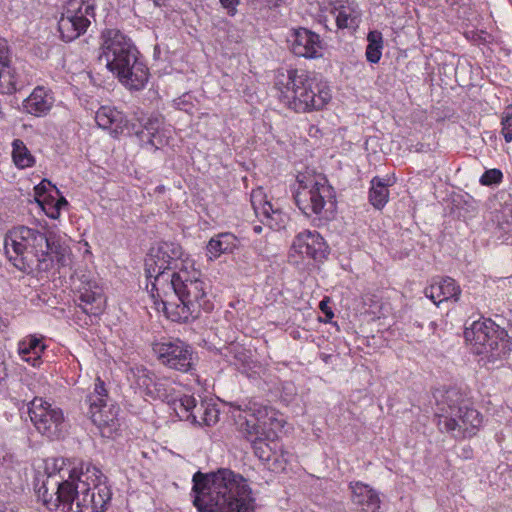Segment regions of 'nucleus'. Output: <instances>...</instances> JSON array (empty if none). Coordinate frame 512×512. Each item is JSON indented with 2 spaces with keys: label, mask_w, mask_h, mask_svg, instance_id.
I'll list each match as a JSON object with an SVG mask.
<instances>
[{
  "label": "nucleus",
  "mask_w": 512,
  "mask_h": 512,
  "mask_svg": "<svg viewBox=\"0 0 512 512\" xmlns=\"http://www.w3.org/2000/svg\"><path fill=\"white\" fill-rule=\"evenodd\" d=\"M43 477L37 496L52 512H105L112 497L108 478L90 462L49 458Z\"/></svg>",
  "instance_id": "obj_1"
},
{
  "label": "nucleus",
  "mask_w": 512,
  "mask_h": 512,
  "mask_svg": "<svg viewBox=\"0 0 512 512\" xmlns=\"http://www.w3.org/2000/svg\"><path fill=\"white\" fill-rule=\"evenodd\" d=\"M194 505L201 512H254L247 480L230 469L193 475Z\"/></svg>",
  "instance_id": "obj_2"
},
{
  "label": "nucleus",
  "mask_w": 512,
  "mask_h": 512,
  "mask_svg": "<svg viewBox=\"0 0 512 512\" xmlns=\"http://www.w3.org/2000/svg\"><path fill=\"white\" fill-rule=\"evenodd\" d=\"M5 253L13 265L26 273H44L54 264L67 265L69 247L44 232L27 226L14 227L4 239Z\"/></svg>",
  "instance_id": "obj_3"
},
{
  "label": "nucleus",
  "mask_w": 512,
  "mask_h": 512,
  "mask_svg": "<svg viewBox=\"0 0 512 512\" xmlns=\"http://www.w3.org/2000/svg\"><path fill=\"white\" fill-rule=\"evenodd\" d=\"M99 61L127 88L142 89L148 81V68L139 58L131 38L117 28H105L100 33Z\"/></svg>",
  "instance_id": "obj_4"
},
{
  "label": "nucleus",
  "mask_w": 512,
  "mask_h": 512,
  "mask_svg": "<svg viewBox=\"0 0 512 512\" xmlns=\"http://www.w3.org/2000/svg\"><path fill=\"white\" fill-rule=\"evenodd\" d=\"M207 287L198 270L180 268L174 271L163 296H167L171 290L179 303L161 299L167 318L173 322L186 323L198 318L202 310L210 312L213 303L208 297Z\"/></svg>",
  "instance_id": "obj_5"
},
{
  "label": "nucleus",
  "mask_w": 512,
  "mask_h": 512,
  "mask_svg": "<svg viewBox=\"0 0 512 512\" xmlns=\"http://www.w3.org/2000/svg\"><path fill=\"white\" fill-rule=\"evenodd\" d=\"M274 85L280 102L297 113L322 110L331 100L329 87L305 70L279 72Z\"/></svg>",
  "instance_id": "obj_6"
},
{
  "label": "nucleus",
  "mask_w": 512,
  "mask_h": 512,
  "mask_svg": "<svg viewBox=\"0 0 512 512\" xmlns=\"http://www.w3.org/2000/svg\"><path fill=\"white\" fill-rule=\"evenodd\" d=\"M441 432L450 433L455 438H470L478 432L483 417L457 389L446 391L436 414Z\"/></svg>",
  "instance_id": "obj_7"
},
{
  "label": "nucleus",
  "mask_w": 512,
  "mask_h": 512,
  "mask_svg": "<svg viewBox=\"0 0 512 512\" xmlns=\"http://www.w3.org/2000/svg\"><path fill=\"white\" fill-rule=\"evenodd\" d=\"M182 256V248L173 242H160L151 247L145 258L146 277L151 284V291H156L162 298L166 287L172 280V274L178 269Z\"/></svg>",
  "instance_id": "obj_8"
},
{
  "label": "nucleus",
  "mask_w": 512,
  "mask_h": 512,
  "mask_svg": "<svg viewBox=\"0 0 512 512\" xmlns=\"http://www.w3.org/2000/svg\"><path fill=\"white\" fill-rule=\"evenodd\" d=\"M464 337L474 353L492 361L501 359L511 351L507 332L490 319L474 321L465 328Z\"/></svg>",
  "instance_id": "obj_9"
},
{
  "label": "nucleus",
  "mask_w": 512,
  "mask_h": 512,
  "mask_svg": "<svg viewBox=\"0 0 512 512\" xmlns=\"http://www.w3.org/2000/svg\"><path fill=\"white\" fill-rule=\"evenodd\" d=\"M294 195L297 207L308 217L320 215L327 204L334 205V191L324 177L298 175Z\"/></svg>",
  "instance_id": "obj_10"
},
{
  "label": "nucleus",
  "mask_w": 512,
  "mask_h": 512,
  "mask_svg": "<svg viewBox=\"0 0 512 512\" xmlns=\"http://www.w3.org/2000/svg\"><path fill=\"white\" fill-rule=\"evenodd\" d=\"M89 403V415L103 437L111 438L120 428L118 418L119 408L114 404H108V391L105 383L97 377L94 390L87 396Z\"/></svg>",
  "instance_id": "obj_11"
},
{
  "label": "nucleus",
  "mask_w": 512,
  "mask_h": 512,
  "mask_svg": "<svg viewBox=\"0 0 512 512\" xmlns=\"http://www.w3.org/2000/svg\"><path fill=\"white\" fill-rule=\"evenodd\" d=\"M28 413L39 433L49 439H59L65 431V418L62 409L53 406L41 397L33 396Z\"/></svg>",
  "instance_id": "obj_12"
},
{
  "label": "nucleus",
  "mask_w": 512,
  "mask_h": 512,
  "mask_svg": "<svg viewBox=\"0 0 512 512\" xmlns=\"http://www.w3.org/2000/svg\"><path fill=\"white\" fill-rule=\"evenodd\" d=\"M153 352L159 362L169 369L183 373L190 372L193 369V349L180 339H169L154 343Z\"/></svg>",
  "instance_id": "obj_13"
},
{
  "label": "nucleus",
  "mask_w": 512,
  "mask_h": 512,
  "mask_svg": "<svg viewBox=\"0 0 512 512\" xmlns=\"http://www.w3.org/2000/svg\"><path fill=\"white\" fill-rule=\"evenodd\" d=\"M127 379L146 396L163 401L173 400L174 383L168 377L157 376L144 366L131 367Z\"/></svg>",
  "instance_id": "obj_14"
},
{
  "label": "nucleus",
  "mask_w": 512,
  "mask_h": 512,
  "mask_svg": "<svg viewBox=\"0 0 512 512\" xmlns=\"http://www.w3.org/2000/svg\"><path fill=\"white\" fill-rule=\"evenodd\" d=\"M175 411L180 416L194 424L211 426L218 421V410L204 402L197 403L191 395H184L174 400Z\"/></svg>",
  "instance_id": "obj_15"
},
{
  "label": "nucleus",
  "mask_w": 512,
  "mask_h": 512,
  "mask_svg": "<svg viewBox=\"0 0 512 512\" xmlns=\"http://www.w3.org/2000/svg\"><path fill=\"white\" fill-rule=\"evenodd\" d=\"M251 205L256 217L272 230H280L285 226L287 215L279 207H275L262 188L251 192Z\"/></svg>",
  "instance_id": "obj_16"
},
{
  "label": "nucleus",
  "mask_w": 512,
  "mask_h": 512,
  "mask_svg": "<svg viewBox=\"0 0 512 512\" xmlns=\"http://www.w3.org/2000/svg\"><path fill=\"white\" fill-rule=\"evenodd\" d=\"M244 415H239V429L244 434L246 439L250 442L263 435L264 426L266 424L265 418L268 415L266 406L255 402L244 404V407L239 406Z\"/></svg>",
  "instance_id": "obj_17"
},
{
  "label": "nucleus",
  "mask_w": 512,
  "mask_h": 512,
  "mask_svg": "<svg viewBox=\"0 0 512 512\" xmlns=\"http://www.w3.org/2000/svg\"><path fill=\"white\" fill-rule=\"evenodd\" d=\"M292 248L303 257L316 261H322L329 253L324 238L315 230L299 232L293 240Z\"/></svg>",
  "instance_id": "obj_18"
},
{
  "label": "nucleus",
  "mask_w": 512,
  "mask_h": 512,
  "mask_svg": "<svg viewBox=\"0 0 512 512\" xmlns=\"http://www.w3.org/2000/svg\"><path fill=\"white\" fill-rule=\"evenodd\" d=\"M289 42L291 51L298 57L317 58L321 56L320 36L311 30L302 27L293 30Z\"/></svg>",
  "instance_id": "obj_19"
},
{
  "label": "nucleus",
  "mask_w": 512,
  "mask_h": 512,
  "mask_svg": "<svg viewBox=\"0 0 512 512\" xmlns=\"http://www.w3.org/2000/svg\"><path fill=\"white\" fill-rule=\"evenodd\" d=\"M330 13L333 15L338 30L355 31L361 22V10L353 0H336Z\"/></svg>",
  "instance_id": "obj_20"
},
{
  "label": "nucleus",
  "mask_w": 512,
  "mask_h": 512,
  "mask_svg": "<svg viewBox=\"0 0 512 512\" xmlns=\"http://www.w3.org/2000/svg\"><path fill=\"white\" fill-rule=\"evenodd\" d=\"M351 502L357 512H379L380 498L369 485L362 482H351Z\"/></svg>",
  "instance_id": "obj_21"
},
{
  "label": "nucleus",
  "mask_w": 512,
  "mask_h": 512,
  "mask_svg": "<svg viewBox=\"0 0 512 512\" xmlns=\"http://www.w3.org/2000/svg\"><path fill=\"white\" fill-rule=\"evenodd\" d=\"M79 306L88 315H98L105 302L102 288L95 281L82 283L78 288Z\"/></svg>",
  "instance_id": "obj_22"
},
{
  "label": "nucleus",
  "mask_w": 512,
  "mask_h": 512,
  "mask_svg": "<svg viewBox=\"0 0 512 512\" xmlns=\"http://www.w3.org/2000/svg\"><path fill=\"white\" fill-rule=\"evenodd\" d=\"M54 105V97L50 90L43 86H37L31 94L23 101V111L27 114L44 117Z\"/></svg>",
  "instance_id": "obj_23"
},
{
  "label": "nucleus",
  "mask_w": 512,
  "mask_h": 512,
  "mask_svg": "<svg viewBox=\"0 0 512 512\" xmlns=\"http://www.w3.org/2000/svg\"><path fill=\"white\" fill-rule=\"evenodd\" d=\"M460 294V287L450 277L435 279L429 287L425 288L426 297L430 298L436 305L450 299L458 300Z\"/></svg>",
  "instance_id": "obj_24"
},
{
  "label": "nucleus",
  "mask_w": 512,
  "mask_h": 512,
  "mask_svg": "<svg viewBox=\"0 0 512 512\" xmlns=\"http://www.w3.org/2000/svg\"><path fill=\"white\" fill-rule=\"evenodd\" d=\"M30 84L23 72L10 63L0 66V94L12 95Z\"/></svg>",
  "instance_id": "obj_25"
},
{
  "label": "nucleus",
  "mask_w": 512,
  "mask_h": 512,
  "mask_svg": "<svg viewBox=\"0 0 512 512\" xmlns=\"http://www.w3.org/2000/svg\"><path fill=\"white\" fill-rule=\"evenodd\" d=\"M95 121L100 128L109 130L114 135L122 133L127 124L124 114L110 106L100 107L96 112Z\"/></svg>",
  "instance_id": "obj_26"
},
{
  "label": "nucleus",
  "mask_w": 512,
  "mask_h": 512,
  "mask_svg": "<svg viewBox=\"0 0 512 512\" xmlns=\"http://www.w3.org/2000/svg\"><path fill=\"white\" fill-rule=\"evenodd\" d=\"M89 26L90 25L86 24V22L76 20L75 17L67 15L64 11L58 21V30L62 40L65 42H71L79 38L87 31Z\"/></svg>",
  "instance_id": "obj_27"
},
{
  "label": "nucleus",
  "mask_w": 512,
  "mask_h": 512,
  "mask_svg": "<svg viewBox=\"0 0 512 512\" xmlns=\"http://www.w3.org/2000/svg\"><path fill=\"white\" fill-rule=\"evenodd\" d=\"M96 0H68L63 11L90 25L95 20Z\"/></svg>",
  "instance_id": "obj_28"
},
{
  "label": "nucleus",
  "mask_w": 512,
  "mask_h": 512,
  "mask_svg": "<svg viewBox=\"0 0 512 512\" xmlns=\"http://www.w3.org/2000/svg\"><path fill=\"white\" fill-rule=\"evenodd\" d=\"M163 121L157 115H151L147 118H143L141 121L142 129L137 131V135L141 141H145L156 149L163 144V140L160 136V127Z\"/></svg>",
  "instance_id": "obj_29"
},
{
  "label": "nucleus",
  "mask_w": 512,
  "mask_h": 512,
  "mask_svg": "<svg viewBox=\"0 0 512 512\" xmlns=\"http://www.w3.org/2000/svg\"><path fill=\"white\" fill-rule=\"evenodd\" d=\"M45 350V345L41 338L30 335L19 342L18 351L22 359L31 363L32 366H39L41 363V354Z\"/></svg>",
  "instance_id": "obj_30"
},
{
  "label": "nucleus",
  "mask_w": 512,
  "mask_h": 512,
  "mask_svg": "<svg viewBox=\"0 0 512 512\" xmlns=\"http://www.w3.org/2000/svg\"><path fill=\"white\" fill-rule=\"evenodd\" d=\"M238 240L232 233H220L211 238L207 244V252L210 258H217L221 254L232 252L237 246Z\"/></svg>",
  "instance_id": "obj_31"
},
{
  "label": "nucleus",
  "mask_w": 512,
  "mask_h": 512,
  "mask_svg": "<svg viewBox=\"0 0 512 512\" xmlns=\"http://www.w3.org/2000/svg\"><path fill=\"white\" fill-rule=\"evenodd\" d=\"M389 199L388 184L379 177H374L371 180V188L369 191L370 203L376 208H383Z\"/></svg>",
  "instance_id": "obj_32"
},
{
  "label": "nucleus",
  "mask_w": 512,
  "mask_h": 512,
  "mask_svg": "<svg viewBox=\"0 0 512 512\" xmlns=\"http://www.w3.org/2000/svg\"><path fill=\"white\" fill-rule=\"evenodd\" d=\"M367 47L365 51L368 62L376 64L380 61L383 49V36L378 30L370 31L367 35Z\"/></svg>",
  "instance_id": "obj_33"
},
{
  "label": "nucleus",
  "mask_w": 512,
  "mask_h": 512,
  "mask_svg": "<svg viewBox=\"0 0 512 512\" xmlns=\"http://www.w3.org/2000/svg\"><path fill=\"white\" fill-rule=\"evenodd\" d=\"M12 148V158L17 167L24 169L33 166L34 157L22 140L15 139Z\"/></svg>",
  "instance_id": "obj_34"
},
{
  "label": "nucleus",
  "mask_w": 512,
  "mask_h": 512,
  "mask_svg": "<svg viewBox=\"0 0 512 512\" xmlns=\"http://www.w3.org/2000/svg\"><path fill=\"white\" fill-rule=\"evenodd\" d=\"M255 455L262 461H269L271 459V448L268 443L261 437L250 441Z\"/></svg>",
  "instance_id": "obj_35"
},
{
  "label": "nucleus",
  "mask_w": 512,
  "mask_h": 512,
  "mask_svg": "<svg viewBox=\"0 0 512 512\" xmlns=\"http://www.w3.org/2000/svg\"><path fill=\"white\" fill-rule=\"evenodd\" d=\"M503 174L499 169H489L483 173L480 183L485 186L498 184L502 181Z\"/></svg>",
  "instance_id": "obj_36"
},
{
  "label": "nucleus",
  "mask_w": 512,
  "mask_h": 512,
  "mask_svg": "<svg viewBox=\"0 0 512 512\" xmlns=\"http://www.w3.org/2000/svg\"><path fill=\"white\" fill-rule=\"evenodd\" d=\"M15 393L17 394V399L23 403L27 401L29 403L31 401L29 400V398L34 394L29 385L24 381H20L17 384V389L15 390Z\"/></svg>",
  "instance_id": "obj_37"
},
{
  "label": "nucleus",
  "mask_w": 512,
  "mask_h": 512,
  "mask_svg": "<svg viewBox=\"0 0 512 512\" xmlns=\"http://www.w3.org/2000/svg\"><path fill=\"white\" fill-rule=\"evenodd\" d=\"M68 205L67 200L64 197H60L55 200V203L51 204L49 210L46 211V215L51 219H57L60 216V210L63 206Z\"/></svg>",
  "instance_id": "obj_38"
},
{
  "label": "nucleus",
  "mask_w": 512,
  "mask_h": 512,
  "mask_svg": "<svg viewBox=\"0 0 512 512\" xmlns=\"http://www.w3.org/2000/svg\"><path fill=\"white\" fill-rule=\"evenodd\" d=\"M502 134L506 142L512 141V114L502 119Z\"/></svg>",
  "instance_id": "obj_39"
},
{
  "label": "nucleus",
  "mask_w": 512,
  "mask_h": 512,
  "mask_svg": "<svg viewBox=\"0 0 512 512\" xmlns=\"http://www.w3.org/2000/svg\"><path fill=\"white\" fill-rule=\"evenodd\" d=\"M10 51L5 42L0 41V66L10 63Z\"/></svg>",
  "instance_id": "obj_40"
},
{
  "label": "nucleus",
  "mask_w": 512,
  "mask_h": 512,
  "mask_svg": "<svg viewBox=\"0 0 512 512\" xmlns=\"http://www.w3.org/2000/svg\"><path fill=\"white\" fill-rule=\"evenodd\" d=\"M50 185H51L50 181H48L46 179L42 180L41 183L35 187L36 199L37 198L43 199L44 197H49L50 195H46V191H47V187Z\"/></svg>",
  "instance_id": "obj_41"
},
{
  "label": "nucleus",
  "mask_w": 512,
  "mask_h": 512,
  "mask_svg": "<svg viewBox=\"0 0 512 512\" xmlns=\"http://www.w3.org/2000/svg\"><path fill=\"white\" fill-rule=\"evenodd\" d=\"M37 202L42 207L43 211L46 213L47 210L51 207L52 203H55V199L52 196L44 197L43 199L37 198Z\"/></svg>",
  "instance_id": "obj_42"
},
{
  "label": "nucleus",
  "mask_w": 512,
  "mask_h": 512,
  "mask_svg": "<svg viewBox=\"0 0 512 512\" xmlns=\"http://www.w3.org/2000/svg\"><path fill=\"white\" fill-rule=\"evenodd\" d=\"M220 3L224 8L235 10V7L239 3L238 0H220Z\"/></svg>",
  "instance_id": "obj_43"
},
{
  "label": "nucleus",
  "mask_w": 512,
  "mask_h": 512,
  "mask_svg": "<svg viewBox=\"0 0 512 512\" xmlns=\"http://www.w3.org/2000/svg\"><path fill=\"white\" fill-rule=\"evenodd\" d=\"M319 306H320V309L323 311V313L327 317H329V318L333 317L334 314H333L332 310L327 306L325 301H321Z\"/></svg>",
  "instance_id": "obj_44"
},
{
  "label": "nucleus",
  "mask_w": 512,
  "mask_h": 512,
  "mask_svg": "<svg viewBox=\"0 0 512 512\" xmlns=\"http://www.w3.org/2000/svg\"><path fill=\"white\" fill-rule=\"evenodd\" d=\"M0 512H14V510L8 503L0 501Z\"/></svg>",
  "instance_id": "obj_45"
},
{
  "label": "nucleus",
  "mask_w": 512,
  "mask_h": 512,
  "mask_svg": "<svg viewBox=\"0 0 512 512\" xmlns=\"http://www.w3.org/2000/svg\"><path fill=\"white\" fill-rule=\"evenodd\" d=\"M253 231L256 233V234H260L262 232V226L260 225H255L253 227Z\"/></svg>",
  "instance_id": "obj_46"
},
{
  "label": "nucleus",
  "mask_w": 512,
  "mask_h": 512,
  "mask_svg": "<svg viewBox=\"0 0 512 512\" xmlns=\"http://www.w3.org/2000/svg\"><path fill=\"white\" fill-rule=\"evenodd\" d=\"M165 0H153L155 6H161Z\"/></svg>",
  "instance_id": "obj_47"
},
{
  "label": "nucleus",
  "mask_w": 512,
  "mask_h": 512,
  "mask_svg": "<svg viewBox=\"0 0 512 512\" xmlns=\"http://www.w3.org/2000/svg\"><path fill=\"white\" fill-rule=\"evenodd\" d=\"M195 412L198 415V419H200L201 412H197L196 409H191L190 412Z\"/></svg>",
  "instance_id": "obj_48"
},
{
  "label": "nucleus",
  "mask_w": 512,
  "mask_h": 512,
  "mask_svg": "<svg viewBox=\"0 0 512 512\" xmlns=\"http://www.w3.org/2000/svg\"><path fill=\"white\" fill-rule=\"evenodd\" d=\"M53 189L56 190V193H59V190H57L56 186H53Z\"/></svg>",
  "instance_id": "obj_49"
},
{
  "label": "nucleus",
  "mask_w": 512,
  "mask_h": 512,
  "mask_svg": "<svg viewBox=\"0 0 512 512\" xmlns=\"http://www.w3.org/2000/svg\"><path fill=\"white\" fill-rule=\"evenodd\" d=\"M53 189L56 190V193H59V190H57L56 186H53Z\"/></svg>",
  "instance_id": "obj_50"
},
{
  "label": "nucleus",
  "mask_w": 512,
  "mask_h": 512,
  "mask_svg": "<svg viewBox=\"0 0 512 512\" xmlns=\"http://www.w3.org/2000/svg\"><path fill=\"white\" fill-rule=\"evenodd\" d=\"M53 189L56 190V193H59V190H57L56 186H53Z\"/></svg>",
  "instance_id": "obj_51"
}]
</instances>
